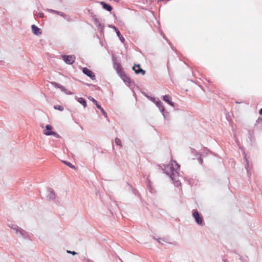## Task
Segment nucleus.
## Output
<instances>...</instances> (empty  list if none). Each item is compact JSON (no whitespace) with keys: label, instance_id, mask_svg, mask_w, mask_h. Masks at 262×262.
<instances>
[{"label":"nucleus","instance_id":"nucleus-1","mask_svg":"<svg viewBox=\"0 0 262 262\" xmlns=\"http://www.w3.org/2000/svg\"><path fill=\"white\" fill-rule=\"evenodd\" d=\"M62 59L66 63L71 64L75 61V57L74 55H63Z\"/></svg>","mask_w":262,"mask_h":262},{"label":"nucleus","instance_id":"nucleus-2","mask_svg":"<svg viewBox=\"0 0 262 262\" xmlns=\"http://www.w3.org/2000/svg\"><path fill=\"white\" fill-rule=\"evenodd\" d=\"M192 215L195 219L196 222L198 224L201 225L203 222V219L202 217L200 215L199 212L196 210H193Z\"/></svg>","mask_w":262,"mask_h":262},{"label":"nucleus","instance_id":"nucleus-3","mask_svg":"<svg viewBox=\"0 0 262 262\" xmlns=\"http://www.w3.org/2000/svg\"><path fill=\"white\" fill-rule=\"evenodd\" d=\"M52 126L48 124L46 126V129L43 130V134L47 136H50V135H54L55 136L56 134L52 131Z\"/></svg>","mask_w":262,"mask_h":262},{"label":"nucleus","instance_id":"nucleus-4","mask_svg":"<svg viewBox=\"0 0 262 262\" xmlns=\"http://www.w3.org/2000/svg\"><path fill=\"white\" fill-rule=\"evenodd\" d=\"M83 73L89 76L90 78H91L92 80H94L95 79V75L93 73V72L88 69L87 68H83L82 69Z\"/></svg>","mask_w":262,"mask_h":262},{"label":"nucleus","instance_id":"nucleus-5","mask_svg":"<svg viewBox=\"0 0 262 262\" xmlns=\"http://www.w3.org/2000/svg\"><path fill=\"white\" fill-rule=\"evenodd\" d=\"M117 71L118 73L120 74V76L124 81H127L129 80V78L122 72V68L120 65H117Z\"/></svg>","mask_w":262,"mask_h":262},{"label":"nucleus","instance_id":"nucleus-6","mask_svg":"<svg viewBox=\"0 0 262 262\" xmlns=\"http://www.w3.org/2000/svg\"><path fill=\"white\" fill-rule=\"evenodd\" d=\"M133 69L136 74L141 73L142 75H144L145 73V71L140 68L139 64L134 66Z\"/></svg>","mask_w":262,"mask_h":262},{"label":"nucleus","instance_id":"nucleus-7","mask_svg":"<svg viewBox=\"0 0 262 262\" xmlns=\"http://www.w3.org/2000/svg\"><path fill=\"white\" fill-rule=\"evenodd\" d=\"M163 100L169 104L171 106H174V103L171 101V97L168 95H166L163 96Z\"/></svg>","mask_w":262,"mask_h":262},{"label":"nucleus","instance_id":"nucleus-8","mask_svg":"<svg viewBox=\"0 0 262 262\" xmlns=\"http://www.w3.org/2000/svg\"><path fill=\"white\" fill-rule=\"evenodd\" d=\"M31 28L34 34L36 35H40L41 34V31L40 29L38 28L37 27H36L35 25H32Z\"/></svg>","mask_w":262,"mask_h":262},{"label":"nucleus","instance_id":"nucleus-9","mask_svg":"<svg viewBox=\"0 0 262 262\" xmlns=\"http://www.w3.org/2000/svg\"><path fill=\"white\" fill-rule=\"evenodd\" d=\"M166 172L167 173V174L169 175L170 177H172V175L174 174V171L172 170L171 166V165H168L167 167L166 168ZM173 179L172 178H171Z\"/></svg>","mask_w":262,"mask_h":262},{"label":"nucleus","instance_id":"nucleus-10","mask_svg":"<svg viewBox=\"0 0 262 262\" xmlns=\"http://www.w3.org/2000/svg\"><path fill=\"white\" fill-rule=\"evenodd\" d=\"M100 4L104 9L107 10L108 11H112V8L110 5L106 4L104 2H101Z\"/></svg>","mask_w":262,"mask_h":262},{"label":"nucleus","instance_id":"nucleus-11","mask_svg":"<svg viewBox=\"0 0 262 262\" xmlns=\"http://www.w3.org/2000/svg\"><path fill=\"white\" fill-rule=\"evenodd\" d=\"M156 105L159 107V108L160 109V110L163 112L165 110V108L164 107V106L163 105V103L161 102V101H157L156 103Z\"/></svg>","mask_w":262,"mask_h":262},{"label":"nucleus","instance_id":"nucleus-12","mask_svg":"<svg viewBox=\"0 0 262 262\" xmlns=\"http://www.w3.org/2000/svg\"><path fill=\"white\" fill-rule=\"evenodd\" d=\"M77 101L78 102L81 103L83 106L84 107H85L86 106V102L83 98H77Z\"/></svg>","mask_w":262,"mask_h":262},{"label":"nucleus","instance_id":"nucleus-13","mask_svg":"<svg viewBox=\"0 0 262 262\" xmlns=\"http://www.w3.org/2000/svg\"><path fill=\"white\" fill-rule=\"evenodd\" d=\"M97 107L100 110V111L102 112V114L103 115V116L106 118L107 117V114L105 112V111L104 110V109L100 105H97Z\"/></svg>","mask_w":262,"mask_h":262},{"label":"nucleus","instance_id":"nucleus-14","mask_svg":"<svg viewBox=\"0 0 262 262\" xmlns=\"http://www.w3.org/2000/svg\"><path fill=\"white\" fill-rule=\"evenodd\" d=\"M54 108L56 110H58L60 111H62L64 110L63 106L60 105H56L54 106Z\"/></svg>","mask_w":262,"mask_h":262},{"label":"nucleus","instance_id":"nucleus-15","mask_svg":"<svg viewBox=\"0 0 262 262\" xmlns=\"http://www.w3.org/2000/svg\"><path fill=\"white\" fill-rule=\"evenodd\" d=\"M63 162L66 164L67 165V166H68L69 167H71V168H73V169H75V167L72 164H71V163L69 162H67V161H63Z\"/></svg>","mask_w":262,"mask_h":262},{"label":"nucleus","instance_id":"nucleus-16","mask_svg":"<svg viewBox=\"0 0 262 262\" xmlns=\"http://www.w3.org/2000/svg\"><path fill=\"white\" fill-rule=\"evenodd\" d=\"M115 141L116 144L117 145H119L120 147H122L121 141V140L119 139H118V138H116L115 139Z\"/></svg>","mask_w":262,"mask_h":262},{"label":"nucleus","instance_id":"nucleus-17","mask_svg":"<svg viewBox=\"0 0 262 262\" xmlns=\"http://www.w3.org/2000/svg\"><path fill=\"white\" fill-rule=\"evenodd\" d=\"M193 152H196L195 150H193ZM196 156L198 157L200 163L201 164H202L203 163V159H202L201 155L199 154L196 152Z\"/></svg>","mask_w":262,"mask_h":262},{"label":"nucleus","instance_id":"nucleus-18","mask_svg":"<svg viewBox=\"0 0 262 262\" xmlns=\"http://www.w3.org/2000/svg\"><path fill=\"white\" fill-rule=\"evenodd\" d=\"M89 99L91 100L96 105V106H97V105H99L97 101L93 98L89 97Z\"/></svg>","mask_w":262,"mask_h":262},{"label":"nucleus","instance_id":"nucleus-19","mask_svg":"<svg viewBox=\"0 0 262 262\" xmlns=\"http://www.w3.org/2000/svg\"><path fill=\"white\" fill-rule=\"evenodd\" d=\"M157 241L159 243H161L162 244H163V242H166V241L164 239V238H158L157 239Z\"/></svg>","mask_w":262,"mask_h":262},{"label":"nucleus","instance_id":"nucleus-20","mask_svg":"<svg viewBox=\"0 0 262 262\" xmlns=\"http://www.w3.org/2000/svg\"><path fill=\"white\" fill-rule=\"evenodd\" d=\"M115 30H116V33H117V35H118L119 37L121 36V33H120V32H119V31L118 29H115Z\"/></svg>","mask_w":262,"mask_h":262},{"label":"nucleus","instance_id":"nucleus-21","mask_svg":"<svg viewBox=\"0 0 262 262\" xmlns=\"http://www.w3.org/2000/svg\"><path fill=\"white\" fill-rule=\"evenodd\" d=\"M67 252L69 253H72L73 255H75L76 254V253L75 252H74V251L72 252L71 251H68V250Z\"/></svg>","mask_w":262,"mask_h":262},{"label":"nucleus","instance_id":"nucleus-22","mask_svg":"<svg viewBox=\"0 0 262 262\" xmlns=\"http://www.w3.org/2000/svg\"><path fill=\"white\" fill-rule=\"evenodd\" d=\"M38 15H39V16L40 17H43V13H39Z\"/></svg>","mask_w":262,"mask_h":262},{"label":"nucleus","instance_id":"nucleus-23","mask_svg":"<svg viewBox=\"0 0 262 262\" xmlns=\"http://www.w3.org/2000/svg\"><path fill=\"white\" fill-rule=\"evenodd\" d=\"M119 37L123 42V41L124 40V38L122 36H120Z\"/></svg>","mask_w":262,"mask_h":262},{"label":"nucleus","instance_id":"nucleus-24","mask_svg":"<svg viewBox=\"0 0 262 262\" xmlns=\"http://www.w3.org/2000/svg\"><path fill=\"white\" fill-rule=\"evenodd\" d=\"M259 113L260 115H262V108L259 110Z\"/></svg>","mask_w":262,"mask_h":262}]
</instances>
